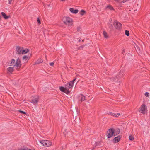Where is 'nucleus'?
<instances>
[{"label": "nucleus", "instance_id": "obj_7", "mask_svg": "<svg viewBox=\"0 0 150 150\" xmlns=\"http://www.w3.org/2000/svg\"><path fill=\"white\" fill-rule=\"evenodd\" d=\"M23 47L18 46L16 47V53L17 54H22Z\"/></svg>", "mask_w": 150, "mask_h": 150}, {"label": "nucleus", "instance_id": "obj_41", "mask_svg": "<svg viewBox=\"0 0 150 150\" xmlns=\"http://www.w3.org/2000/svg\"><path fill=\"white\" fill-rule=\"evenodd\" d=\"M120 115L119 113H117L116 114V117L119 116Z\"/></svg>", "mask_w": 150, "mask_h": 150}, {"label": "nucleus", "instance_id": "obj_37", "mask_svg": "<svg viewBox=\"0 0 150 150\" xmlns=\"http://www.w3.org/2000/svg\"><path fill=\"white\" fill-rule=\"evenodd\" d=\"M54 63L53 62L50 63H49L50 65L51 66H53V65H54Z\"/></svg>", "mask_w": 150, "mask_h": 150}, {"label": "nucleus", "instance_id": "obj_13", "mask_svg": "<svg viewBox=\"0 0 150 150\" xmlns=\"http://www.w3.org/2000/svg\"><path fill=\"white\" fill-rule=\"evenodd\" d=\"M70 11L73 13L76 14L78 12V9H75L73 8H70L69 9Z\"/></svg>", "mask_w": 150, "mask_h": 150}, {"label": "nucleus", "instance_id": "obj_39", "mask_svg": "<svg viewBox=\"0 0 150 150\" xmlns=\"http://www.w3.org/2000/svg\"><path fill=\"white\" fill-rule=\"evenodd\" d=\"M109 27L111 28H113V25L112 24H110L109 25Z\"/></svg>", "mask_w": 150, "mask_h": 150}, {"label": "nucleus", "instance_id": "obj_45", "mask_svg": "<svg viewBox=\"0 0 150 150\" xmlns=\"http://www.w3.org/2000/svg\"><path fill=\"white\" fill-rule=\"evenodd\" d=\"M125 52V50H123L122 51V53H123Z\"/></svg>", "mask_w": 150, "mask_h": 150}, {"label": "nucleus", "instance_id": "obj_34", "mask_svg": "<svg viewBox=\"0 0 150 150\" xmlns=\"http://www.w3.org/2000/svg\"><path fill=\"white\" fill-rule=\"evenodd\" d=\"M18 111L20 112L21 113H22V114H26V112L24 111H21V110H19Z\"/></svg>", "mask_w": 150, "mask_h": 150}, {"label": "nucleus", "instance_id": "obj_18", "mask_svg": "<svg viewBox=\"0 0 150 150\" xmlns=\"http://www.w3.org/2000/svg\"><path fill=\"white\" fill-rule=\"evenodd\" d=\"M22 54H24L29 52V50L27 49H25V50H23V49L22 50Z\"/></svg>", "mask_w": 150, "mask_h": 150}, {"label": "nucleus", "instance_id": "obj_4", "mask_svg": "<svg viewBox=\"0 0 150 150\" xmlns=\"http://www.w3.org/2000/svg\"><path fill=\"white\" fill-rule=\"evenodd\" d=\"M115 28L118 30L121 29L122 24L118 22H115L113 23Z\"/></svg>", "mask_w": 150, "mask_h": 150}, {"label": "nucleus", "instance_id": "obj_35", "mask_svg": "<svg viewBox=\"0 0 150 150\" xmlns=\"http://www.w3.org/2000/svg\"><path fill=\"white\" fill-rule=\"evenodd\" d=\"M86 45H81V46H80L79 47V49H82L83 48V47Z\"/></svg>", "mask_w": 150, "mask_h": 150}, {"label": "nucleus", "instance_id": "obj_6", "mask_svg": "<svg viewBox=\"0 0 150 150\" xmlns=\"http://www.w3.org/2000/svg\"><path fill=\"white\" fill-rule=\"evenodd\" d=\"M21 61L19 58H18L15 63V65H14V67L16 69L19 68L21 67Z\"/></svg>", "mask_w": 150, "mask_h": 150}, {"label": "nucleus", "instance_id": "obj_32", "mask_svg": "<svg viewBox=\"0 0 150 150\" xmlns=\"http://www.w3.org/2000/svg\"><path fill=\"white\" fill-rule=\"evenodd\" d=\"M19 150H32L30 149H28V148H21L19 149Z\"/></svg>", "mask_w": 150, "mask_h": 150}, {"label": "nucleus", "instance_id": "obj_17", "mask_svg": "<svg viewBox=\"0 0 150 150\" xmlns=\"http://www.w3.org/2000/svg\"><path fill=\"white\" fill-rule=\"evenodd\" d=\"M43 62V60L40 58L38 59L37 61L35 62L34 64H39L42 63Z\"/></svg>", "mask_w": 150, "mask_h": 150}, {"label": "nucleus", "instance_id": "obj_40", "mask_svg": "<svg viewBox=\"0 0 150 150\" xmlns=\"http://www.w3.org/2000/svg\"><path fill=\"white\" fill-rule=\"evenodd\" d=\"M68 83H69L70 84H71V85L72 86V87H73L74 84H73V83H72L71 81H70L69 82H68Z\"/></svg>", "mask_w": 150, "mask_h": 150}, {"label": "nucleus", "instance_id": "obj_9", "mask_svg": "<svg viewBox=\"0 0 150 150\" xmlns=\"http://www.w3.org/2000/svg\"><path fill=\"white\" fill-rule=\"evenodd\" d=\"M113 135H117L119 134L120 132V129L119 128H117L115 129H113Z\"/></svg>", "mask_w": 150, "mask_h": 150}, {"label": "nucleus", "instance_id": "obj_28", "mask_svg": "<svg viewBox=\"0 0 150 150\" xmlns=\"http://www.w3.org/2000/svg\"><path fill=\"white\" fill-rule=\"evenodd\" d=\"M100 142H96L95 143V146L96 147L97 146H99L100 145Z\"/></svg>", "mask_w": 150, "mask_h": 150}, {"label": "nucleus", "instance_id": "obj_19", "mask_svg": "<svg viewBox=\"0 0 150 150\" xmlns=\"http://www.w3.org/2000/svg\"><path fill=\"white\" fill-rule=\"evenodd\" d=\"M103 35L105 38H108V35L107 33L105 31H104L103 32Z\"/></svg>", "mask_w": 150, "mask_h": 150}, {"label": "nucleus", "instance_id": "obj_5", "mask_svg": "<svg viewBox=\"0 0 150 150\" xmlns=\"http://www.w3.org/2000/svg\"><path fill=\"white\" fill-rule=\"evenodd\" d=\"M113 135V128H110L108 129L107 132V136L108 138H110Z\"/></svg>", "mask_w": 150, "mask_h": 150}, {"label": "nucleus", "instance_id": "obj_22", "mask_svg": "<svg viewBox=\"0 0 150 150\" xmlns=\"http://www.w3.org/2000/svg\"><path fill=\"white\" fill-rule=\"evenodd\" d=\"M81 102H82L83 101H84L85 99V96H84L83 95L81 94Z\"/></svg>", "mask_w": 150, "mask_h": 150}, {"label": "nucleus", "instance_id": "obj_3", "mask_svg": "<svg viewBox=\"0 0 150 150\" xmlns=\"http://www.w3.org/2000/svg\"><path fill=\"white\" fill-rule=\"evenodd\" d=\"M123 71H120L119 72V75L116 76V77H112L110 79V80L112 81H114L116 80V79L117 78L118 80L121 77H122L123 75Z\"/></svg>", "mask_w": 150, "mask_h": 150}, {"label": "nucleus", "instance_id": "obj_29", "mask_svg": "<svg viewBox=\"0 0 150 150\" xmlns=\"http://www.w3.org/2000/svg\"><path fill=\"white\" fill-rule=\"evenodd\" d=\"M70 91L69 90V89L66 88L65 90V92H64V93L68 94L70 93Z\"/></svg>", "mask_w": 150, "mask_h": 150}, {"label": "nucleus", "instance_id": "obj_42", "mask_svg": "<svg viewBox=\"0 0 150 150\" xmlns=\"http://www.w3.org/2000/svg\"><path fill=\"white\" fill-rule=\"evenodd\" d=\"M129 0H123L122 1V2L123 3H124L125 2H126L127 1H129Z\"/></svg>", "mask_w": 150, "mask_h": 150}, {"label": "nucleus", "instance_id": "obj_33", "mask_svg": "<svg viewBox=\"0 0 150 150\" xmlns=\"http://www.w3.org/2000/svg\"><path fill=\"white\" fill-rule=\"evenodd\" d=\"M78 76H79V75H77L76 76V77ZM76 77L72 81H72V83H73V84H74V82L76 81Z\"/></svg>", "mask_w": 150, "mask_h": 150}, {"label": "nucleus", "instance_id": "obj_26", "mask_svg": "<svg viewBox=\"0 0 150 150\" xmlns=\"http://www.w3.org/2000/svg\"><path fill=\"white\" fill-rule=\"evenodd\" d=\"M125 35L127 36H129L130 35L129 31L127 30H126L125 31Z\"/></svg>", "mask_w": 150, "mask_h": 150}, {"label": "nucleus", "instance_id": "obj_46", "mask_svg": "<svg viewBox=\"0 0 150 150\" xmlns=\"http://www.w3.org/2000/svg\"><path fill=\"white\" fill-rule=\"evenodd\" d=\"M95 148L93 147L91 150H94Z\"/></svg>", "mask_w": 150, "mask_h": 150}, {"label": "nucleus", "instance_id": "obj_10", "mask_svg": "<svg viewBox=\"0 0 150 150\" xmlns=\"http://www.w3.org/2000/svg\"><path fill=\"white\" fill-rule=\"evenodd\" d=\"M146 105L145 104H142L140 107V112L143 113L145 110Z\"/></svg>", "mask_w": 150, "mask_h": 150}, {"label": "nucleus", "instance_id": "obj_8", "mask_svg": "<svg viewBox=\"0 0 150 150\" xmlns=\"http://www.w3.org/2000/svg\"><path fill=\"white\" fill-rule=\"evenodd\" d=\"M121 137L120 135H119L115 137L113 140V142L114 143L118 142L120 140Z\"/></svg>", "mask_w": 150, "mask_h": 150}, {"label": "nucleus", "instance_id": "obj_48", "mask_svg": "<svg viewBox=\"0 0 150 150\" xmlns=\"http://www.w3.org/2000/svg\"><path fill=\"white\" fill-rule=\"evenodd\" d=\"M1 15H0V19H1Z\"/></svg>", "mask_w": 150, "mask_h": 150}, {"label": "nucleus", "instance_id": "obj_20", "mask_svg": "<svg viewBox=\"0 0 150 150\" xmlns=\"http://www.w3.org/2000/svg\"><path fill=\"white\" fill-rule=\"evenodd\" d=\"M66 88L65 87H64L63 86H60L59 87V89L62 92H65V91Z\"/></svg>", "mask_w": 150, "mask_h": 150}, {"label": "nucleus", "instance_id": "obj_23", "mask_svg": "<svg viewBox=\"0 0 150 150\" xmlns=\"http://www.w3.org/2000/svg\"><path fill=\"white\" fill-rule=\"evenodd\" d=\"M135 49L137 52L140 53V49L139 47L137 45H136V47H135Z\"/></svg>", "mask_w": 150, "mask_h": 150}, {"label": "nucleus", "instance_id": "obj_27", "mask_svg": "<svg viewBox=\"0 0 150 150\" xmlns=\"http://www.w3.org/2000/svg\"><path fill=\"white\" fill-rule=\"evenodd\" d=\"M80 14L82 16L83 15L86 13V11L83 10H81L80 11Z\"/></svg>", "mask_w": 150, "mask_h": 150}, {"label": "nucleus", "instance_id": "obj_21", "mask_svg": "<svg viewBox=\"0 0 150 150\" xmlns=\"http://www.w3.org/2000/svg\"><path fill=\"white\" fill-rule=\"evenodd\" d=\"M106 8H108L110 10H114V8L113 7L110 5H107L106 7Z\"/></svg>", "mask_w": 150, "mask_h": 150}, {"label": "nucleus", "instance_id": "obj_11", "mask_svg": "<svg viewBox=\"0 0 150 150\" xmlns=\"http://www.w3.org/2000/svg\"><path fill=\"white\" fill-rule=\"evenodd\" d=\"M45 144L44 146L49 147L52 145V142L49 140H45Z\"/></svg>", "mask_w": 150, "mask_h": 150}, {"label": "nucleus", "instance_id": "obj_15", "mask_svg": "<svg viewBox=\"0 0 150 150\" xmlns=\"http://www.w3.org/2000/svg\"><path fill=\"white\" fill-rule=\"evenodd\" d=\"M1 14L3 18L6 19H8L10 17V16H7V15L3 12H2Z\"/></svg>", "mask_w": 150, "mask_h": 150}, {"label": "nucleus", "instance_id": "obj_43", "mask_svg": "<svg viewBox=\"0 0 150 150\" xmlns=\"http://www.w3.org/2000/svg\"><path fill=\"white\" fill-rule=\"evenodd\" d=\"M80 27H78V28H77V31H79L80 30Z\"/></svg>", "mask_w": 150, "mask_h": 150}, {"label": "nucleus", "instance_id": "obj_25", "mask_svg": "<svg viewBox=\"0 0 150 150\" xmlns=\"http://www.w3.org/2000/svg\"><path fill=\"white\" fill-rule=\"evenodd\" d=\"M40 142L42 145L44 146V145H45V140L40 141Z\"/></svg>", "mask_w": 150, "mask_h": 150}, {"label": "nucleus", "instance_id": "obj_1", "mask_svg": "<svg viewBox=\"0 0 150 150\" xmlns=\"http://www.w3.org/2000/svg\"><path fill=\"white\" fill-rule=\"evenodd\" d=\"M62 21L66 25H71L72 24V20L69 17H64L62 18Z\"/></svg>", "mask_w": 150, "mask_h": 150}, {"label": "nucleus", "instance_id": "obj_47", "mask_svg": "<svg viewBox=\"0 0 150 150\" xmlns=\"http://www.w3.org/2000/svg\"><path fill=\"white\" fill-rule=\"evenodd\" d=\"M61 1H65V0H61Z\"/></svg>", "mask_w": 150, "mask_h": 150}, {"label": "nucleus", "instance_id": "obj_30", "mask_svg": "<svg viewBox=\"0 0 150 150\" xmlns=\"http://www.w3.org/2000/svg\"><path fill=\"white\" fill-rule=\"evenodd\" d=\"M129 139L130 140L133 141L134 140V137L132 135H130L129 137Z\"/></svg>", "mask_w": 150, "mask_h": 150}, {"label": "nucleus", "instance_id": "obj_24", "mask_svg": "<svg viewBox=\"0 0 150 150\" xmlns=\"http://www.w3.org/2000/svg\"><path fill=\"white\" fill-rule=\"evenodd\" d=\"M29 57L26 55H25L23 57V60H25L29 59Z\"/></svg>", "mask_w": 150, "mask_h": 150}, {"label": "nucleus", "instance_id": "obj_16", "mask_svg": "<svg viewBox=\"0 0 150 150\" xmlns=\"http://www.w3.org/2000/svg\"><path fill=\"white\" fill-rule=\"evenodd\" d=\"M65 86L66 88L68 89H70L72 88V86L68 83L65 85Z\"/></svg>", "mask_w": 150, "mask_h": 150}, {"label": "nucleus", "instance_id": "obj_38", "mask_svg": "<svg viewBox=\"0 0 150 150\" xmlns=\"http://www.w3.org/2000/svg\"><path fill=\"white\" fill-rule=\"evenodd\" d=\"M37 22H38V23H39V24H41V22H40V20L39 19V18H38Z\"/></svg>", "mask_w": 150, "mask_h": 150}, {"label": "nucleus", "instance_id": "obj_12", "mask_svg": "<svg viewBox=\"0 0 150 150\" xmlns=\"http://www.w3.org/2000/svg\"><path fill=\"white\" fill-rule=\"evenodd\" d=\"M15 61L14 59H11V62L10 63H8V64L9 66H13L14 67V65H15Z\"/></svg>", "mask_w": 150, "mask_h": 150}, {"label": "nucleus", "instance_id": "obj_14", "mask_svg": "<svg viewBox=\"0 0 150 150\" xmlns=\"http://www.w3.org/2000/svg\"><path fill=\"white\" fill-rule=\"evenodd\" d=\"M14 70V67H10L7 69V71L8 72L12 73Z\"/></svg>", "mask_w": 150, "mask_h": 150}, {"label": "nucleus", "instance_id": "obj_2", "mask_svg": "<svg viewBox=\"0 0 150 150\" xmlns=\"http://www.w3.org/2000/svg\"><path fill=\"white\" fill-rule=\"evenodd\" d=\"M31 102L34 105H37V103L39 101V97L38 96H32L31 98Z\"/></svg>", "mask_w": 150, "mask_h": 150}, {"label": "nucleus", "instance_id": "obj_44", "mask_svg": "<svg viewBox=\"0 0 150 150\" xmlns=\"http://www.w3.org/2000/svg\"><path fill=\"white\" fill-rule=\"evenodd\" d=\"M12 0H8V2H9V4H10L11 3V1H12Z\"/></svg>", "mask_w": 150, "mask_h": 150}, {"label": "nucleus", "instance_id": "obj_31", "mask_svg": "<svg viewBox=\"0 0 150 150\" xmlns=\"http://www.w3.org/2000/svg\"><path fill=\"white\" fill-rule=\"evenodd\" d=\"M109 115H111L113 116L116 117V113H114L112 112H109Z\"/></svg>", "mask_w": 150, "mask_h": 150}, {"label": "nucleus", "instance_id": "obj_36", "mask_svg": "<svg viewBox=\"0 0 150 150\" xmlns=\"http://www.w3.org/2000/svg\"><path fill=\"white\" fill-rule=\"evenodd\" d=\"M145 95L147 97L149 96V93L148 92H146L145 93Z\"/></svg>", "mask_w": 150, "mask_h": 150}]
</instances>
